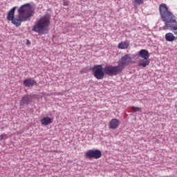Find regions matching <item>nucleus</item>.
<instances>
[{"label":"nucleus","mask_w":177,"mask_h":177,"mask_svg":"<svg viewBox=\"0 0 177 177\" xmlns=\"http://www.w3.org/2000/svg\"><path fill=\"white\" fill-rule=\"evenodd\" d=\"M24 85L26 88H30L31 86H34V85H37V82L32 78H27L24 80Z\"/></svg>","instance_id":"obj_8"},{"label":"nucleus","mask_w":177,"mask_h":177,"mask_svg":"<svg viewBox=\"0 0 177 177\" xmlns=\"http://www.w3.org/2000/svg\"><path fill=\"white\" fill-rule=\"evenodd\" d=\"M26 45H31V41H30V40H26Z\"/></svg>","instance_id":"obj_18"},{"label":"nucleus","mask_w":177,"mask_h":177,"mask_svg":"<svg viewBox=\"0 0 177 177\" xmlns=\"http://www.w3.org/2000/svg\"><path fill=\"white\" fill-rule=\"evenodd\" d=\"M93 74L96 80H103L104 78V68L102 65H95L92 68Z\"/></svg>","instance_id":"obj_6"},{"label":"nucleus","mask_w":177,"mask_h":177,"mask_svg":"<svg viewBox=\"0 0 177 177\" xmlns=\"http://www.w3.org/2000/svg\"><path fill=\"white\" fill-rule=\"evenodd\" d=\"M176 39L177 37L171 32H169L165 35V40L167 41V42H174V41H176Z\"/></svg>","instance_id":"obj_11"},{"label":"nucleus","mask_w":177,"mask_h":177,"mask_svg":"<svg viewBox=\"0 0 177 177\" xmlns=\"http://www.w3.org/2000/svg\"><path fill=\"white\" fill-rule=\"evenodd\" d=\"M63 5H64V6H68V1H64Z\"/></svg>","instance_id":"obj_17"},{"label":"nucleus","mask_w":177,"mask_h":177,"mask_svg":"<svg viewBox=\"0 0 177 177\" xmlns=\"http://www.w3.org/2000/svg\"><path fill=\"white\" fill-rule=\"evenodd\" d=\"M138 57L141 58L138 60L139 67H147V66L150 64V60L149 59V57H150V54L147 50H140L138 52Z\"/></svg>","instance_id":"obj_5"},{"label":"nucleus","mask_w":177,"mask_h":177,"mask_svg":"<svg viewBox=\"0 0 177 177\" xmlns=\"http://www.w3.org/2000/svg\"><path fill=\"white\" fill-rule=\"evenodd\" d=\"M132 62V57L130 54H126L121 57L120 62L115 66L111 65H106L104 67V73L106 75H118L124 68L126 66H128L129 63Z\"/></svg>","instance_id":"obj_3"},{"label":"nucleus","mask_w":177,"mask_h":177,"mask_svg":"<svg viewBox=\"0 0 177 177\" xmlns=\"http://www.w3.org/2000/svg\"><path fill=\"white\" fill-rule=\"evenodd\" d=\"M159 10L161 19L165 23V26L167 30L172 31L174 35H177L176 17L171 11H168V6L165 3L160 6Z\"/></svg>","instance_id":"obj_2"},{"label":"nucleus","mask_w":177,"mask_h":177,"mask_svg":"<svg viewBox=\"0 0 177 177\" xmlns=\"http://www.w3.org/2000/svg\"><path fill=\"white\" fill-rule=\"evenodd\" d=\"M49 24H50V17L43 16L35 23L32 28V31L37 32L39 35H45L49 31Z\"/></svg>","instance_id":"obj_4"},{"label":"nucleus","mask_w":177,"mask_h":177,"mask_svg":"<svg viewBox=\"0 0 177 177\" xmlns=\"http://www.w3.org/2000/svg\"><path fill=\"white\" fill-rule=\"evenodd\" d=\"M6 138V134L3 133L0 136V140H3Z\"/></svg>","instance_id":"obj_15"},{"label":"nucleus","mask_w":177,"mask_h":177,"mask_svg":"<svg viewBox=\"0 0 177 177\" xmlns=\"http://www.w3.org/2000/svg\"><path fill=\"white\" fill-rule=\"evenodd\" d=\"M119 125L120 121L116 118H113L109 122V128L111 129H117Z\"/></svg>","instance_id":"obj_10"},{"label":"nucleus","mask_w":177,"mask_h":177,"mask_svg":"<svg viewBox=\"0 0 177 177\" xmlns=\"http://www.w3.org/2000/svg\"><path fill=\"white\" fill-rule=\"evenodd\" d=\"M136 3H138V5H140V3H143V0H134Z\"/></svg>","instance_id":"obj_16"},{"label":"nucleus","mask_w":177,"mask_h":177,"mask_svg":"<svg viewBox=\"0 0 177 177\" xmlns=\"http://www.w3.org/2000/svg\"><path fill=\"white\" fill-rule=\"evenodd\" d=\"M118 48V49H128V48H129V41H124L119 43Z\"/></svg>","instance_id":"obj_12"},{"label":"nucleus","mask_w":177,"mask_h":177,"mask_svg":"<svg viewBox=\"0 0 177 177\" xmlns=\"http://www.w3.org/2000/svg\"><path fill=\"white\" fill-rule=\"evenodd\" d=\"M15 12H16V7H13L8 11L7 20L12 21L16 27H20L22 21H28L32 16H34V10L30 3L24 4L18 9L19 15L15 16Z\"/></svg>","instance_id":"obj_1"},{"label":"nucleus","mask_w":177,"mask_h":177,"mask_svg":"<svg viewBox=\"0 0 177 177\" xmlns=\"http://www.w3.org/2000/svg\"><path fill=\"white\" fill-rule=\"evenodd\" d=\"M131 109L134 111V113H138L142 110L141 108L136 107V106H132Z\"/></svg>","instance_id":"obj_14"},{"label":"nucleus","mask_w":177,"mask_h":177,"mask_svg":"<svg viewBox=\"0 0 177 177\" xmlns=\"http://www.w3.org/2000/svg\"><path fill=\"white\" fill-rule=\"evenodd\" d=\"M32 100H31V95H25L21 97L20 101V106H25V104H29L30 102Z\"/></svg>","instance_id":"obj_9"},{"label":"nucleus","mask_w":177,"mask_h":177,"mask_svg":"<svg viewBox=\"0 0 177 177\" xmlns=\"http://www.w3.org/2000/svg\"><path fill=\"white\" fill-rule=\"evenodd\" d=\"M41 125H50V124H52V118H50V117H46L42 118L41 120Z\"/></svg>","instance_id":"obj_13"},{"label":"nucleus","mask_w":177,"mask_h":177,"mask_svg":"<svg viewBox=\"0 0 177 177\" xmlns=\"http://www.w3.org/2000/svg\"><path fill=\"white\" fill-rule=\"evenodd\" d=\"M86 157L89 159L95 158V160H98L102 157V151L99 149H90L86 151Z\"/></svg>","instance_id":"obj_7"}]
</instances>
